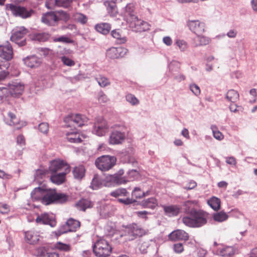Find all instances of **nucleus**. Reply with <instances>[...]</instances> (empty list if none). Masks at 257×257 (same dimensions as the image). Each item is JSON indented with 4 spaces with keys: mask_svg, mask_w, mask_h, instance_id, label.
<instances>
[{
    "mask_svg": "<svg viewBox=\"0 0 257 257\" xmlns=\"http://www.w3.org/2000/svg\"><path fill=\"white\" fill-rule=\"evenodd\" d=\"M32 198L41 202L45 205L51 204L64 203L69 199V196L64 193H57L55 189L38 187L31 193Z\"/></svg>",
    "mask_w": 257,
    "mask_h": 257,
    "instance_id": "nucleus-1",
    "label": "nucleus"
},
{
    "mask_svg": "<svg viewBox=\"0 0 257 257\" xmlns=\"http://www.w3.org/2000/svg\"><path fill=\"white\" fill-rule=\"evenodd\" d=\"M190 216H184L182 218L183 222L187 226L191 227H199L207 222L208 213L203 210L193 211Z\"/></svg>",
    "mask_w": 257,
    "mask_h": 257,
    "instance_id": "nucleus-2",
    "label": "nucleus"
},
{
    "mask_svg": "<svg viewBox=\"0 0 257 257\" xmlns=\"http://www.w3.org/2000/svg\"><path fill=\"white\" fill-rule=\"evenodd\" d=\"M110 195L117 198L118 202L125 205L130 204L135 205L139 204L135 199L130 198L129 192L125 188H117L111 192Z\"/></svg>",
    "mask_w": 257,
    "mask_h": 257,
    "instance_id": "nucleus-3",
    "label": "nucleus"
},
{
    "mask_svg": "<svg viewBox=\"0 0 257 257\" xmlns=\"http://www.w3.org/2000/svg\"><path fill=\"white\" fill-rule=\"evenodd\" d=\"M29 32V30L24 26L16 27L13 30L10 39L19 47L24 46L27 44L25 36Z\"/></svg>",
    "mask_w": 257,
    "mask_h": 257,
    "instance_id": "nucleus-4",
    "label": "nucleus"
},
{
    "mask_svg": "<svg viewBox=\"0 0 257 257\" xmlns=\"http://www.w3.org/2000/svg\"><path fill=\"white\" fill-rule=\"evenodd\" d=\"M116 158L114 156L103 155L97 158L95 164L96 167L101 171H107L111 169L116 164Z\"/></svg>",
    "mask_w": 257,
    "mask_h": 257,
    "instance_id": "nucleus-5",
    "label": "nucleus"
},
{
    "mask_svg": "<svg viewBox=\"0 0 257 257\" xmlns=\"http://www.w3.org/2000/svg\"><path fill=\"white\" fill-rule=\"evenodd\" d=\"M111 247L104 239H100L96 242L93 246V251L97 257H107L110 255Z\"/></svg>",
    "mask_w": 257,
    "mask_h": 257,
    "instance_id": "nucleus-6",
    "label": "nucleus"
},
{
    "mask_svg": "<svg viewBox=\"0 0 257 257\" xmlns=\"http://www.w3.org/2000/svg\"><path fill=\"white\" fill-rule=\"evenodd\" d=\"M6 9L10 11L12 14L16 16L23 19H27L31 17L34 14V11L32 9L28 10L24 7L18 6L13 4H7Z\"/></svg>",
    "mask_w": 257,
    "mask_h": 257,
    "instance_id": "nucleus-7",
    "label": "nucleus"
},
{
    "mask_svg": "<svg viewBox=\"0 0 257 257\" xmlns=\"http://www.w3.org/2000/svg\"><path fill=\"white\" fill-rule=\"evenodd\" d=\"M133 21L130 23V27L136 32H144L150 29V25L146 22L133 16Z\"/></svg>",
    "mask_w": 257,
    "mask_h": 257,
    "instance_id": "nucleus-8",
    "label": "nucleus"
},
{
    "mask_svg": "<svg viewBox=\"0 0 257 257\" xmlns=\"http://www.w3.org/2000/svg\"><path fill=\"white\" fill-rule=\"evenodd\" d=\"M8 93L9 96L18 97L23 93L24 89V86L18 81H13L8 84Z\"/></svg>",
    "mask_w": 257,
    "mask_h": 257,
    "instance_id": "nucleus-9",
    "label": "nucleus"
},
{
    "mask_svg": "<svg viewBox=\"0 0 257 257\" xmlns=\"http://www.w3.org/2000/svg\"><path fill=\"white\" fill-rule=\"evenodd\" d=\"M13 56L12 46L10 44L0 46V61L2 63H9Z\"/></svg>",
    "mask_w": 257,
    "mask_h": 257,
    "instance_id": "nucleus-10",
    "label": "nucleus"
},
{
    "mask_svg": "<svg viewBox=\"0 0 257 257\" xmlns=\"http://www.w3.org/2000/svg\"><path fill=\"white\" fill-rule=\"evenodd\" d=\"M128 239L133 240L137 237L143 236L144 230L136 223H133L127 226Z\"/></svg>",
    "mask_w": 257,
    "mask_h": 257,
    "instance_id": "nucleus-11",
    "label": "nucleus"
},
{
    "mask_svg": "<svg viewBox=\"0 0 257 257\" xmlns=\"http://www.w3.org/2000/svg\"><path fill=\"white\" fill-rule=\"evenodd\" d=\"M36 221L37 223L49 225L52 227H55L56 225L55 217L52 213H42L37 216Z\"/></svg>",
    "mask_w": 257,
    "mask_h": 257,
    "instance_id": "nucleus-12",
    "label": "nucleus"
},
{
    "mask_svg": "<svg viewBox=\"0 0 257 257\" xmlns=\"http://www.w3.org/2000/svg\"><path fill=\"white\" fill-rule=\"evenodd\" d=\"M187 25L189 30L197 35H201L205 32V24L198 20H188Z\"/></svg>",
    "mask_w": 257,
    "mask_h": 257,
    "instance_id": "nucleus-13",
    "label": "nucleus"
},
{
    "mask_svg": "<svg viewBox=\"0 0 257 257\" xmlns=\"http://www.w3.org/2000/svg\"><path fill=\"white\" fill-rule=\"evenodd\" d=\"M49 169L50 173L60 172L65 171L66 169H70L69 166L65 162L60 160L52 161Z\"/></svg>",
    "mask_w": 257,
    "mask_h": 257,
    "instance_id": "nucleus-14",
    "label": "nucleus"
},
{
    "mask_svg": "<svg viewBox=\"0 0 257 257\" xmlns=\"http://www.w3.org/2000/svg\"><path fill=\"white\" fill-rule=\"evenodd\" d=\"M108 128L106 121L101 118L100 121H97L94 123L92 132L98 136H103L107 132Z\"/></svg>",
    "mask_w": 257,
    "mask_h": 257,
    "instance_id": "nucleus-15",
    "label": "nucleus"
},
{
    "mask_svg": "<svg viewBox=\"0 0 257 257\" xmlns=\"http://www.w3.org/2000/svg\"><path fill=\"white\" fill-rule=\"evenodd\" d=\"M127 181L124 178H119L115 174L107 176L105 180V186L109 187L111 186L119 185L126 183Z\"/></svg>",
    "mask_w": 257,
    "mask_h": 257,
    "instance_id": "nucleus-16",
    "label": "nucleus"
},
{
    "mask_svg": "<svg viewBox=\"0 0 257 257\" xmlns=\"http://www.w3.org/2000/svg\"><path fill=\"white\" fill-rule=\"evenodd\" d=\"M59 20L55 12H47L41 18L42 22L48 26H55Z\"/></svg>",
    "mask_w": 257,
    "mask_h": 257,
    "instance_id": "nucleus-17",
    "label": "nucleus"
},
{
    "mask_svg": "<svg viewBox=\"0 0 257 257\" xmlns=\"http://www.w3.org/2000/svg\"><path fill=\"white\" fill-rule=\"evenodd\" d=\"M125 53V50L121 47H112L106 51V56L109 59H118L123 57Z\"/></svg>",
    "mask_w": 257,
    "mask_h": 257,
    "instance_id": "nucleus-18",
    "label": "nucleus"
},
{
    "mask_svg": "<svg viewBox=\"0 0 257 257\" xmlns=\"http://www.w3.org/2000/svg\"><path fill=\"white\" fill-rule=\"evenodd\" d=\"M70 171V169H66L65 171H61L60 172H52L51 173L50 180L56 184H61L65 180L66 175Z\"/></svg>",
    "mask_w": 257,
    "mask_h": 257,
    "instance_id": "nucleus-19",
    "label": "nucleus"
},
{
    "mask_svg": "<svg viewBox=\"0 0 257 257\" xmlns=\"http://www.w3.org/2000/svg\"><path fill=\"white\" fill-rule=\"evenodd\" d=\"M170 240L172 241L188 240L189 236L187 233L183 230L178 229L170 233L168 236Z\"/></svg>",
    "mask_w": 257,
    "mask_h": 257,
    "instance_id": "nucleus-20",
    "label": "nucleus"
},
{
    "mask_svg": "<svg viewBox=\"0 0 257 257\" xmlns=\"http://www.w3.org/2000/svg\"><path fill=\"white\" fill-rule=\"evenodd\" d=\"M125 135L117 131H113L109 136V143L112 145L121 144L124 140Z\"/></svg>",
    "mask_w": 257,
    "mask_h": 257,
    "instance_id": "nucleus-21",
    "label": "nucleus"
},
{
    "mask_svg": "<svg viewBox=\"0 0 257 257\" xmlns=\"http://www.w3.org/2000/svg\"><path fill=\"white\" fill-rule=\"evenodd\" d=\"M25 65L30 68L37 67L40 65L41 59L35 55L28 56L23 59Z\"/></svg>",
    "mask_w": 257,
    "mask_h": 257,
    "instance_id": "nucleus-22",
    "label": "nucleus"
},
{
    "mask_svg": "<svg viewBox=\"0 0 257 257\" xmlns=\"http://www.w3.org/2000/svg\"><path fill=\"white\" fill-rule=\"evenodd\" d=\"M163 208L165 214L169 216L178 215L181 209L180 206L177 205H164Z\"/></svg>",
    "mask_w": 257,
    "mask_h": 257,
    "instance_id": "nucleus-23",
    "label": "nucleus"
},
{
    "mask_svg": "<svg viewBox=\"0 0 257 257\" xmlns=\"http://www.w3.org/2000/svg\"><path fill=\"white\" fill-rule=\"evenodd\" d=\"M111 35L116 39V42L119 44H124L126 42V37L122 33L120 29L113 30L111 32Z\"/></svg>",
    "mask_w": 257,
    "mask_h": 257,
    "instance_id": "nucleus-24",
    "label": "nucleus"
},
{
    "mask_svg": "<svg viewBox=\"0 0 257 257\" xmlns=\"http://www.w3.org/2000/svg\"><path fill=\"white\" fill-rule=\"evenodd\" d=\"M67 140L72 143H79L82 142L80 134L77 131H72L66 133Z\"/></svg>",
    "mask_w": 257,
    "mask_h": 257,
    "instance_id": "nucleus-25",
    "label": "nucleus"
},
{
    "mask_svg": "<svg viewBox=\"0 0 257 257\" xmlns=\"http://www.w3.org/2000/svg\"><path fill=\"white\" fill-rule=\"evenodd\" d=\"M86 170L84 166L78 165L73 170L74 178L77 180H81L85 176Z\"/></svg>",
    "mask_w": 257,
    "mask_h": 257,
    "instance_id": "nucleus-26",
    "label": "nucleus"
},
{
    "mask_svg": "<svg viewBox=\"0 0 257 257\" xmlns=\"http://www.w3.org/2000/svg\"><path fill=\"white\" fill-rule=\"evenodd\" d=\"M25 238L26 241L29 244H35L39 240V236L34 231H28L25 232Z\"/></svg>",
    "mask_w": 257,
    "mask_h": 257,
    "instance_id": "nucleus-27",
    "label": "nucleus"
},
{
    "mask_svg": "<svg viewBox=\"0 0 257 257\" xmlns=\"http://www.w3.org/2000/svg\"><path fill=\"white\" fill-rule=\"evenodd\" d=\"M104 184L105 181L103 180L98 175H94L90 187L93 190H97L104 186Z\"/></svg>",
    "mask_w": 257,
    "mask_h": 257,
    "instance_id": "nucleus-28",
    "label": "nucleus"
},
{
    "mask_svg": "<svg viewBox=\"0 0 257 257\" xmlns=\"http://www.w3.org/2000/svg\"><path fill=\"white\" fill-rule=\"evenodd\" d=\"M73 123L75 124L76 126L79 127L85 125L88 120L85 115L79 114H73Z\"/></svg>",
    "mask_w": 257,
    "mask_h": 257,
    "instance_id": "nucleus-29",
    "label": "nucleus"
},
{
    "mask_svg": "<svg viewBox=\"0 0 257 257\" xmlns=\"http://www.w3.org/2000/svg\"><path fill=\"white\" fill-rule=\"evenodd\" d=\"M140 204L143 208L154 209L158 205L157 199L154 197H151L141 202Z\"/></svg>",
    "mask_w": 257,
    "mask_h": 257,
    "instance_id": "nucleus-30",
    "label": "nucleus"
},
{
    "mask_svg": "<svg viewBox=\"0 0 257 257\" xmlns=\"http://www.w3.org/2000/svg\"><path fill=\"white\" fill-rule=\"evenodd\" d=\"M95 29L99 33L106 35L109 32L111 29V26L108 23H102L96 25Z\"/></svg>",
    "mask_w": 257,
    "mask_h": 257,
    "instance_id": "nucleus-31",
    "label": "nucleus"
},
{
    "mask_svg": "<svg viewBox=\"0 0 257 257\" xmlns=\"http://www.w3.org/2000/svg\"><path fill=\"white\" fill-rule=\"evenodd\" d=\"M183 210L184 212L190 216L192 214L193 211H196L197 209L195 208V204L194 202L191 201H185L183 205Z\"/></svg>",
    "mask_w": 257,
    "mask_h": 257,
    "instance_id": "nucleus-32",
    "label": "nucleus"
},
{
    "mask_svg": "<svg viewBox=\"0 0 257 257\" xmlns=\"http://www.w3.org/2000/svg\"><path fill=\"white\" fill-rule=\"evenodd\" d=\"M76 206L79 210L84 211L87 208L92 207V205L90 201L85 199H82L76 204Z\"/></svg>",
    "mask_w": 257,
    "mask_h": 257,
    "instance_id": "nucleus-33",
    "label": "nucleus"
},
{
    "mask_svg": "<svg viewBox=\"0 0 257 257\" xmlns=\"http://www.w3.org/2000/svg\"><path fill=\"white\" fill-rule=\"evenodd\" d=\"M50 38V35L46 33H35L32 36V39L39 42L47 41Z\"/></svg>",
    "mask_w": 257,
    "mask_h": 257,
    "instance_id": "nucleus-34",
    "label": "nucleus"
},
{
    "mask_svg": "<svg viewBox=\"0 0 257 257\" xmlns=\"http://www.w3.org/2000/svg\"><path fill=\"white\" fill-rule=\"evenodd\" d=\"M225 98L228 101L235 103L239 99V94L237 91L230 89L227 92Z\"/></svg>",
    "mask_w": 257,
    "mask_h": 257,
    "instance_id": "nucleus-35",
    "label": "nucleus"
},
{
    "mask_svg": "<svg viewBox=\"0 0 257 257\" xmlns=\"http://www.w3.org/2000/svg\"><path fill=\"white\" fill-rule=\"evenodd\" d=\"M80 222L73 218H69L66 222V226H68L71 232H75L80 227Z\"/></svg>",
    "mask_w": 257,
    "mask_h": 257,
    "instance_id": "nucleus-36",
    "label": "nucleus"
},
{
    "mask_svg": "<svg viewBox=\"0 0 257 257\" xmlns=\"http://www.w3.org/2000/svg\"><path fill=\"white\" fill-rule=\"evenodd\" d=\"M208 204L214 210H218L220 208V200L219 198L212 197L207 201Z\"/></svg>",
    "mask_w": 257,
    "mask_h": 257,
    "instance_id": "nucleus-37",
    "label": "nucleus"
},
{
    "mask_svg": "<svg viewBox=\"0 0 257 257\" xmlns=\"http://www.w3.org/2000/svg\"><path fill=\"white\" fill-rule=\"evenodd\" d=\"M125 9V15L129 17V18H127V21L130 23L131 21H133V16L137 17L134 14V5L133 4H129L126 6Z\"/></svg>",
    "mask_w": 257,
    "mask_h": 257,
    "instance_id": "nucleus-38",
    "label": "nucleus"
},
{
    "mask_svg": "<svg viewBox=\"0 0 257 257\" xmlns=\"http://www.w3.org/2000/svg\"><path fill=\"white\" fill-rule=\"evenodd\" d=\"M10 66V63H0V81L4 80L8 75L7 69Z\"/></svg>",
    "mask_w": 257,
    "mask_h": 257,
    "instance_id": "nucleus-39",
    "label": "nucleus"
},
{
    "mask_svg": "<svg viewBox=\"0 0 257 257\" xmlns=\"http://www.w3.org/2000/svg\"><path fill=\"white\" fill-rule=\"evenodd\" d=\"M73 17L76 22L82 25L86 24L88 21L87 17L80 13H76L74 14Z\"/></svg>",
    "mask_w": 257,
    "mask_h": 257,
    "instance_id": "nucleus-40",
    "label": "nucleus"
},
{
    "mask_svg": "<svg viewBox=\"0 0 257 257\" xmlns=\"http://www.w3.org/2000/svg\"><path fill=\"white\" fill-rule=\"evenodd\" d=\"M234 253V249L232 246H226L222 248L219 251V254L223 257H230Z\"/></svg>",
    "mask_w": 257,
    "mask_h": 257,
    "instance_id": "nucleus-41",
    "label": "nucleus"
},
{
    "mask_svg": "<svg viewBox=\"0 0 257 257\" xmlns=\"http://www.w3.org/2000/svg\"><path fill=\"white\" fill-rule=\"evenodd\" d=\"M106 4H107V5H106V6L107 7L108 13L110 16L115 17L117 13V9L115 3L114 2H108L106 3Z\"/></svg>",
    "mask_w": 257,
    "mask_h": 257,
    "instance_id": "nucleus-42",
    "label": "nucleus"
},
{
    "mask_svg": "<svg viewBox=\"0 0 257 257\" xmlns=\"http://www.w3.org/2000/svg\"><path fill=\"white\" fill-rule=\"evenodd\" d=\"M72 0H55V5L59 7L68 8L72 3Z\"/></svg>",
    "mask_w": 257,
    "mask_h": 257,
    "instance_id": "nucleus-43",
    "label": "nucleus"
},
{
    "mask_svg": "<svg viewBox=\"0 0 257 257\" xmlns=\"http://www.w3.org/2000/svg\"><path fill=\"white\" fill-rule=\"evenodd\" d=\"M228 218V215L223 212H219L216 213L213 215V219L215 221L218 222H222L226 220Z\"/></svg>",
    "mask_w": 257,
    "mask_h": 257,
    "instance_id": "nucleus-44",
    "label": "nucleus"
},
{
    "mask_svg": "<svg viewBox=\"0 0 257 257\" xmlns=\"http://www.w3.org/2000/svg\"><path fill=\"white\" fill-rule=\"evenodd\" d=\"M132 198L134 197L136 199L142 198L144 197V192L142 191L140 188L135 187L132 192Z\"/></svg>",
    "mask_w": 257,
    "mask_h": 257,
    "instance_id": "nucleus-45",
    "label": "nucleus"
},
{
    "mask_svg": "<svg viewBox=\"0 0 257 257\" xmlns=\"http://www.w3.org/2000/svg\"><path fill=\"white\" fill-rule=\"evenodd\" d=\"M53 41L55 42H61L62 43H71L73 42V41L70 39L68 37L66 36H61L59 37H54L53 38Z\"/></svg>",
    "mask_w": 257,
    "mask_h": 257,
    "instance_id": "nucleus-46",
    "label": "nucleus"
},
{
    "mask_svg": "<svg viewBox=\"0 0 257 257\" xmlns=\"http://www.w3.org/2000/svg\"><path fill=\"white\" fill-rule=\"evenodd\" d=\"M126 100L127 102L131 103L133 105H135L139 103V100L133 94L129 93L125 96Z\"/></svg>",
    "mask_w": 257,
    "mask_h": 257,
    "instance_id": "nucleus-47",
    "label": "nucleus"
},
{
    "mask_svg": "<svg viewBox=\"0 0 257 257\" xmlns=\"http://www.w3.org/2000/svg\"><path fill=\"white\" fill-rule=\"evenodd\" d=\"M55 247L62 251H68L71 249L70 245L58 242L55 244Z\"/></svg>",
    "mask_w": 257,
    "mask_h": 257,
    "instance_id": "nucleus-48",
    "label": "nucleus"
},
{
    "mask_svg": "<svg viewBox=\"0 0 257 257\" xmlns=\"http://www.w3.org/2000/svg\"><path fill=\"white\" fill-rule=\"evenodd\" d=\"M196 39L197 41H199V45H206L209 44L210 42V39L208 38L201 35H197Z\"/></svg>",
    "mask_w": 257,
    "mask_h": 257,
    "instance_id": "nucleus-49",
    "label": "nucleus"
},
{
    "mask_svg": "<svg viewBox=\"0 0 257 257\" xmlns=\"http://www.w3.org/2000/svg\"><path fill=\"white\" fill-rule=\"evenodd\" d=\"M61 60L63 63L68 66H72L75 65V62L68 57L63 56L61 57Z\"/></svg>",
    "mask_w": 257,
    "mask_h": 257,
    "instance_id": "nucleus-50",
    "label": "nucleus"
},
{
    "mask_svg": "<svg viewBox=\"0 0 257 257\" xmlns=\"http://www.w3.org/2000/svg\"><path fill=\"white\" fill-rule=\"evenodd\" d=\"M68 232H71L70 229L68 226H66V223L61 225L59 229L57 230L56 234L57 235H60L62 234L67 233Z\"/></svg>",
    "mask_w": 257,
    "mask_h": 257,
    "instance_id": "nucleus-51",
    "label": "nucleus"
},
{
    "mask_svg": "<svg viewBox=\"0 0 257 257\" xmlns=\"http://www.w3.org/2000/svg\"><path fill=\"white\" fill-rule=\"evenodd\" d=\"M190 90L196 96H198L200 94V89L199 87L195 83H192L189 85Z\"/></svg>",
    "mask_w": 257,
    "mask_h": 257,
    "instance_id": "nucleus-52",
    "label": "nucleus"
},
{
    "mask_svg": "<svg viewBox=\"0 0 257 257\" xmlns=\"http://www.w3.org/2000/svg\"><path fill=\"white\" fill-rule=\"evenodd\" d=\"M38 128L41 132L46 134L49 131V124L47 122H42L39 124Z\"/></svg>",
    "mask_w": 257,
    "mask_h": 257,
    "instance_id": "nucleus-53",
    "label": "nucleus"
},
{
    "mask_svg": "<svg viewBox=\"0 0 257 257\" xmlns=\"http://www.w3.org/2000/svg\"><path fill=\"white\" fill-rule=\"evenodd\" d=\"M9 96L8 88L6 87H0V102Z\"/></svg>",
    "mask_w": 257,
    "mask_h": 257,
    "instance_id": "nucleus-54",
    "label": "nucleus"
},
{
    "mask_svg": "<svg viewBox=\"0 0 257 257\" xmlns=\"http://www.w3.org/2000/svg\"><path fill=\"white\" fill-rule=\"evenodd\" d=\"M8 116L11 119L9 122L10 125H14L18 123V120L15 114L12 112H9Z\"/></svg>",
    "mask_w": 257,
    "mask_h": 257,
    "instance_id": "nucleus-55",
    "label": "nucleus"
},
{
    "mask_svg": "<svg viewBox=\"0 0 257 257\" xmlns=\"http://www.w3.org/2000/svg\"><path fill=\"white\" fill-rule=\"evenodd\" d=\"M96 79L99 85L101 87H105L109 83L108 79L104 77H100Z\"/></svg>",
    "mask_w": 257,
    "mask_h": 257,
    "instance_id": "nucleus-56",
    "label": "nucleus"
},
{
    "mask_svg": "<svg viewBox=\"0 0 257 257\" xmlns=\"http://www.w3.org/2000/svg\"><path fill=\"white\" fill-rule=\"evenodd\" d=\"M173 249L175 252L181 253L184 250L183 244L182 243H178L174 244Z\"/></svg>",
    "mask_w": 257,
    "mask_h": 257,
    "instance_id": "nucleus-57",
    "label": "nucleus"
},
{
    "mask_svg": "<svg viewBox=\"0 0 257 257\" xmlns=\"http://www.w3.org/2000/svg\"><path fill=\"white\" fill-rule=\"evenodd\" d=\"M73 114H69L64 118V122L65 123L67 127L71 126L73 123Z\"/></svg>",
    "mask_w": 257,
    "mask_h": 257,
    "instance_id": "nucleus-58",
    "label": "nucleus"
},
{
    "mask_svg": "<svg viewBox=\"0 0 257 257\" xmlns=\"http://www.w3.org/2000/svg\"><path fill=\"white\" fill-rule=\"evenodd\" d=\"M9 206L7 204H0V212L2 214H6L9 211Z\"/></svg>",
    "mask_w": 257,
    "mask_h": 257,
    "instance_id": "nucleus-59",
    "label": "nucleus"
},
{
    "mask_svg": "<svg viewBox=\"0 0 257 257\" xmlns=\"http://www.w3.org/2000/svg\"><path fill=\"white\" fill-rule=\"evenodd\" d=\"M212 129L213 136L216 139L218 140H221L223 139V136L221 132L218 131H214L213 128Z\"/></svg>",
    "mask_w": 257,
    "mask_h": 257,
    "instance_id": "nucleus-60",
    "label": "nucleus"
},
{
    "mask_svg": "<svg viewBox=\"0 0 257 257\" xmlns=\"http://www.w3.org/2000/svg\"><path fill=\"white\" fill-rule=\"evenodd\" d=\"M98 99L100 102H105L107 100V98L102 92H100L98 93Z\"/></svg>",
    "mask_w": 257,
    "mask_h": 257,
    "instance_id": "nucleus-61",
    "label": "nucleus"
},
{
    "mask_svg": "<svg viewBox=\"0 0 257 257\" xmlns=\"http://www.w3.org/2000/svg\"><path fill=\"white\" fill-rule=\"evenodd\" d=\"M176 44L181 51H184L186 48V44L184 41L178 40L176 42Z\"/></svg>",
    "mask_w": 257,
    "mask_h": 257,
    "instance_id": "nucleus-62",
    "label": "nucleus"
},
{
    "mask_svg": "<svg viewBox=\"0 0 257 257\" xmlns=\"http://www.w3.org/2000/svg\"><path fill=\"white\" fill-rule=\"evenodd\" d=\"M60 15L61 16V19L63 20L64 21L67 22L70 19V16L66 12H64L63 11H61L59 12Z\"/></svg>",
    "mask_w": 257,
    "mask_h": 257,
    "instance_id": "nucleus-63",
    "label": "nucleus"
},
{
    "mask_svg": "<svg viewBox=\"0 0 257 257\" xmlns=\"http://www.w3.org/2000/svg\"><path fill=\"white\" fill-rule=\"evenodd\" d=\"M43 257H59V255L54 251H47L44 254Z\"/></svg>",
    "mask_w": 257,
    "mask_h": 257,
    "instance_id": "nucleus-64",
    "label": "nucleus"
}]
</instances>
